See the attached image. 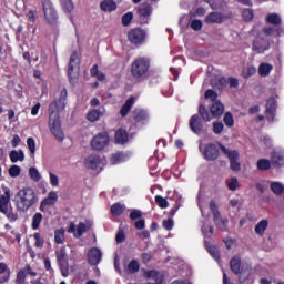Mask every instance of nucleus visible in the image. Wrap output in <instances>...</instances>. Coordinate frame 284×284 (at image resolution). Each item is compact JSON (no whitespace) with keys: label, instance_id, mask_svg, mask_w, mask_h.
Returning a JSON list of instances; mask_svg holds the SVG:
<instances>
[{"label":"nucleus","instance_id":"obj_30","mask_svg":"<svg viewBox=\"0 0 284 284\" xmlns=\"http://www.w3.org/2000/svg\"><path fill=\"white\" fill-rule=\"evenodd\" d=\"M266 23H271V26H281L282 19L278 13H268L265 18Z\"/></svg>","mask_w":284,"mask_h":284},{"label":"nucleus","instance_id":"obj_1","mask_svg":"<svg viewBox=\"0 0 284 284\" xmlns=\"http://www.w3.org/2000/svg\"><path fill=\"white\" fill-rule=\"evenodd\" d=\"M68 105V90L62 89L55 101L51 102L49 105V130L57 141H65V133L61 126V112L65 110Z\"/></svg>","mask_w":284,"mask_h":284},{"label":"nucleus","instance_id":"obj_20","mask_svg":"<svg viewBox=\"0 0 284 284\" xmlns=\"http://www.w3.org/2000/svg\"><path fill=\"white\" fill-rule=\"evenodd\" d=\"M268 227H270V220L263 219L255 225L254 232L255 234H257V236H265V232H267Z\"/></svg>","mask_w":284,"mask_h":284},{"label":"nucleus","instance_id":"obj_5","mask_svg":"<svg viewBox=\"0 0 284 284\" xmlns=\"http://www.w3.org/2000/svg\"><path fill=\"white\" fill-rule=\"evenodd\" d=\"M210 210L213 214V221L215 223V225L222 230V232H225V230H227V219H223L221 217V212H219V205L216 204V201L212 200L210 202Z\"/></svg>","mask_w":284,"mask_h":284},{"label":"nucleus","instance_id":"obj_54","mask_svg":"<svg viewBox=\"0 0 284 284\" xmlns=\"http://www.w3.org/2000/svg\"><path fill=\"white\" fill-rule=\"evenodd\" d=\"M242 17L244 21H252V19H254V11L252 9H244L242 11Z\"/></svg>","mask_w":284,"mask_h":284},{"label":"nucleus","instance_id":"obj_26","mask_svg":"<svg viewBox=\"0 0 284 284\" xmlns=\"http://www.w3.org/2000/svg\"><path fill=\"white\" fill-rule=\"evenodd\" d=\"M102 12H114L116 10V2L114 0H103L100 2Z\"/></svg>","mask_w":284,"mask_h":284},{"label":"nucleus","instance_id":"obj_8","mask_svg":"<svg viewBox=\"0 0 284 284\" xmlns=\"http://www.w3.org/2000/svg\"><path fill=\"white\" fill-rule=\"evenodd\" d=\"M110 143V135L103 132L95 135L91 141V148L97 151L105 150Z\"/></svg>","mask_w":284,"mask_h":284},{"label":"nucleus","instance_id":"obj_3","mask_svg":"<svg viewBox=\"0 0 284 284\" xmlns=\"http://www.w3.org/2000/svg\"><path fill=\"white\" fill-rule=\"evenodd\" d=\"M148 70H150V60L148 58H138L132 63L131 72L136 79L148 74Z\"/></svg>","mask_w":284,"mask_h":284},{"label":"nucleus","instance_id":"obj_13","mask_svg":"<svg viewBox=\"0 0 284 284\" xmlns=\"http://www.w3.org/2000/svg\"><path fill=\"white\" fill-rule=\"evenodd\" d=\"M129 37V41H131V43H143V41H145V31H143L142 29H133L129 32L128 34Z\"/></svg>","mask_w":284,"mask_h":284},{"label":"nucleus","instance_id":"obj_23","mask_svg":"<svg viewBox=\"0 0 284 284\" xmlns=\"http://www.w3.org/2000/svg\"><path fill=\"white\" fill-rule=\"evenodd\" d=\"M10 281V267L8 264L0 262V284L8 283Z\"/></svg>","mask_w":284,"mask_h":284},{"label":"nucleus","instance_id":"obj_33","mask_svg":"<svg viewBox=\"0 0 284 284\" xmlns=\"http://www.w3.org/2000/svg\"><path fill=\"white\" fill-rule=\"evenodd\" d=\"M270 187L272 192L276 194V196H281V194H284V185L281 182H271Z\"/></svg>","mask_w":284,"mask_h":284},{"label":"nucleus","instance_id":"obj_7","mask_svg":"<svg viewBox=\"0 0 284 284\" xmlns=\"http://www.w3.org/2000/svg\"><path fill=\"white\" fill-rule=\"evenodd\" d=\"M92 223L90 221L80 222L78 226L74 223L69 225L68 232L73 234L75 239H81L85 232L91 230Z\"/></svg>","mask_w":284,"mask_h":284},{"label":"nucleus","instance_id":"obj_18","mask_svg":"<svg viewBox=\"0 0 284 284\" xmlns=\"http://www.w3.org/2000/svg\"><path fill=\"white\" fill-rule=\"evenodd\" d=\"M276 113V100L274 98H270L266 102V119L267 121H274V116Z\"/></svg>","mask_w":284,"mask_h":284},{"label":"nucleus","instance_id":"obj_25","mask_svg":"<svg viewBox=\"0 0 284 284\" xmlns=\"http://www.w3.org/2000/svg\"><path fill=\"white\" fill-rule=\"evenodd\" d=\"M251 274H252V267H250V265L243 264L239 273V283H245V281L250 278Z\"/></svg>","mask_w":284,"mask_h":284},{"label":"nucleus","instance_id":"obj_45","mask_svg":"<svg viewBox=\"0 0 284 284\" xmlns=\"http://www.w3.org/2000/svg\"><path fill=\"white\" fill-rule=\"evenodd\" d=\"M199 114L202 116L203 121H205L206 123H210V121H212V116H210V112H207V109H205V106L200 105Z\"/></svg>","mask_w":284,"mask_h":284},{"label":"nucleus","instance_id":"obj_62","mask_svg":"<svg viewBox=\"0 0 284 284\" xmlns=\"http://www.w3.org/2000/svg\"><path fill=\"white\" fill-rule=\"evenodd\" d=\"M59 266H60L62 276H64V277L70 276V271L68 268V262L59 264Z\"/></svg>","mask_w":284,"mask_h":284},{"label":"nucleus","instance_id":"obj_38","mask_svg":"<svg viewBox=\"0 0 284 284\" xmlns=\"http://www.w3.org/2000/svg\"><path fill=\"white\" fill-rule=\"evenodd\" d=\"M134 119L138 123H143V121H148V119H150V115L143 110H138L135 111Z\"/></svg>","mask_w":284,"mask_h":284},{"label":"nucleus","instance_id":"obj_32","mask_svg":"<svg viewBox=\"0 0 284 284\" xmlns=\"http://www.w3.org/2000/svg\"><path fill=\"white\" fill-rule=\"evenodd\" d=\"M128 161V155L124 153H115L111 156V164L112 165H119V163H123Z\"/></svg>","mask_w":284,"mask_h":284},{"label":"nucleus","instance_id":"obj_41","mask_svg":"<svg viewBox=\"0 0 284 284\" xmlns=\"http://www.w3.org/2000/svg\"><path fill=\"white\" fill-rule=\"evenodd\" d=\"M41 221H43V214L36 213L32 217V230H37L41 225Z\"/></svg>","mask_w":284,"mask_h":284},{"label":"nucleus","instance_id":"obj_56","mask_svg":"<svg viewBox=\"0 0 284 284\" xmlns=\"http://www.w3.org/2000/svg\"><path fill=\"white\" fill-rule=\"evenodd\" d=\"M254 74H256V67H248L243 71L242 77H244V79H250V77H254Z\"/></svg>","mask_w":284,"mask_h":284},{"label":"nucleus","instance_id":"obj_40","mask_svg":"<svg viewBox=\"0 0 284 284\" xmlns=\"http://www.w3.org/2000/svg\"><path fill=\"white\" fill-rule=\"evenodd\" d=\"M138 12L141 17H150L152 14V7L150 4H142Z\"/></svg>","mask_w":284,"mask_h":284},{"label":"nucleus","instance_id":"obj_53","mask_svg":"<svg viewBox=\"0 0 284 284\" xmlns=\"http://www.w3.org/2000/svg\"><path fill=\"white\" fill-rule=\"evenodd\" d=\"M49 182L52 187H59V176L52 172H49Z\"/></svg>","mask_w":284,"mask_h":284},{"label":"nucleus","instance_id":"obj_61","mask_svg":"<svg viewBox=\"0 0 284 284\" xmlns=\"http://www.w3.org/2000/svg\"><path fill=\"white\" fill-rule=\"evenodd\" d=\"M134 18V16L132 14V12H128L126 14H124L122 17V23L123 26H128L129 23H132V19Z\"/></svg>","mask_w":284,"mask_h":284},{"label":"nucleus","instance_id":"obj_49","mask_svg":"<svg viewBox=\"0 0 284 284\" xmlns=\"http://www.w3.org/2000/svg\"><path fill=\"white\" fill-rule=\"evenodd\" d=\"M155 203L159 205V207H161L162 210H166V207L170 205V203H168V200L161 195H156L155 196Z\"/></svg>","mask_w":284,"mask_h":284},{"label":"nucleus","instance_id":"obj_50","mask_svg":"<svg viewBox=\"0 0 284 284\" xmlns=\"http://www.w3.org/2000/svg\"><path fill=\"white\" fill-rule=\"evenodd\" d=\"M19 174H21V168L19 165H11L9 168V176H11L12 179H17Z\"/></svg>","mask_w":284,"mask_h":284},{"label":"nucleus","instance_id":"obj_55","mask_svg":"<svg viewBox=\"0 0 284 284\" xmlns=\"http://www.w3.org/2000/svg\"><path fill=\"white\" fill-rule=\"evenodd\" d=\"M204 99H210V101H216V99H219V93H216L212 89H209L204 94Z\"/></svg>","mask_w":284,"mask_h":284},{"label":"nucleus","instance_id":"obj_4","mask_svg":"<svg viewBox=\"0 0 284 284\" xmlns=\"http://www.w3.org/2000/svg\"><path fill=\"white\" fill-rule=\"evenodd\" d=\"M220 150L227 156L230 160V168L233 170V172H240L241 171V161L239 152L234 150H229L223 144H220Z\"/></svg>","mask_w":284,"mask_h":284},{"label":"nucleus","instance_id":"obj_43","mask_svg":"<svg viewBox=\"0 0 284 284\" xmlns=\"http://www.w3.org/2000/svg\"><path fill=\"white\" fill-rule=\"evenodd\" d=\"M68 253H65V247H61L58 252H57V258H58V263L62 264V263H68Z\"/></svg>","mask_w":284,"mask_h":284},{"label":"nucleus","instance_id":"obj_57","mask_svg":"<svg viewBox=\"0 0 284 284\" xmlns=\"http://www.w3.org/2000/svg\"><path fill=\"white\" fill-rule=\"evenodd\" d=\"M213 231H214V229L210 224H204L202 226V232H203L204 236H206V239H210V236H212Z\"/></svg>","mask_w":284,"mask_h":284},{"label":"nucleus","instance_id":"obj_35","mask_svg":"<svg viewBox=\"0 0 284 284\" xmlns=\"http://www.w3.org/2000/svg\"><path fill=\"white\" fill-rule=\"evenodd\" d=\"M115 141L118 143H128V132L125 130H119L115 132Z\"/></svg>","mask_w":284,"mask_h":284},{"label":"nucleus","instance_id":"obj_44","mask_svg":"<svg viewBox=\"0 0 284 284\" xmlns=\"http://www.w3.org/2000/svg\"><path fill=\"white\" fill-rule=\"evenodd\" d=\"M206 250L215 261H219V258H221V254L219 253V248H216V246L206 244Z\"/></svg>","mask_w":284,"mask_h":284},{"label":"nucleus","instance_id":"obj_64","mask_svg":"<svg viewBox=\"0 0 284 284\" xmlns=\"http://www.w3.org/2000/svg\"><path fill=\"white\" fill-rule=\"evenodd\" d=\"M162 225H163L164 230L170 231V230H172V227H174V220H172V219L164 220L162 222Z\"/></svg>","mask_w":284,"mask_h":284},{"label":"nucleus","instance_id":"obj_29","mask_svg":"<svg viewBox=\"0 0 284 284\" xmlns=\"http://www.w3.org/2000/svg\"><path fill=\"white\" fill-rule=\"evenodd\" d=\"M274 69V67L270 63H261L258 67V74L260 77H270V72H272V70Z\"/></svg>","mask_w":284,"mask_h":284},{"label":"nucleus","instance_id":"obj_52","mask_svg":"<svg viewBox=\"0 0 284 284\" xmlns=\"http://www.w3.org/2000/svg\"><path fill=\"white\" fill-rule=\"evenodd\" d=\"M223 121L227 128H232L234 125V116L230 112L224 114Z\"/></svg>","mask_w":284,"mask_h":284},{"label":"nucleus","instance_id":"obj_15","mask_svg":"<svg viewBox=\"0 0 284 284\" xmlns=\"http://www.w3.org/2000/svg\"><path fill=\"white\" fill-rule=\"evenodd\" d=\"M101 165V156L97 154H90L84 159V166L88 170H97Z\"/></svg>","mask_w":284,"mask_h":284},{"label":"nucleus","instance_id":"obj_34","mask_svg":"<svg viewBox=\"0 0 284 284\" xmlns=\"http://www.w3.org/2000/svg\"><path fill=\"white\" fill-rule=\"evenodd\" d=\"M132 105H134V100L130 98L129 100H126L120 111L121 116H128L130 110H132Z\"/></svg>","mask_w":284,"mask_h":284},{"label":"nucleus","instance_id":"obj_47","mask_svg":"<svg viewBox=\"0 0 284 284\" xmlns=\"http://www.w3.org/2000/svg\"><path fill=\"white\" fill-rule=\"evenodd\" d=\"M270 168H272V163L270 162V160L267 159H262L257 161V170H270Z\"/></svg>","mask_w":284,"mask_h":284},{"label":"nucleus","instance_id":"obj_11","mask_svg":"<svg viewBox=\"0 0 284 284\" xmlns=\"http://www.w3.org/2000/svg\"><path fill=\"white\" fill-rule=\"evenodd\" d=\"M223 21H225V16L216 11L210 12L204 19V23H206L207 26H221Z\"/></svg>","mask_w":284,"mask_h":284},{"label":"nucleus","instance_id":"obj_10","mask_svg":"<svg viewBox=\"0 0 284 284\" xmlns=\"http://www.w3.org/2000/svg\"><path fill=\"white\" fill-rule=\"evenodd\" d=\"M68 75L70 81H73V79H77V77H79V53L78 52H73L70 57Z\"/></svg>","mask_w":284,"mask_h":284},{"label":"nucleus","instance_id":"obj_58","mask_svg":"<svg viewBox=\"0 0 284 284\" xmlns=\"http://www.w3.org/2000/svg\"><path fill=\"white\" fill-rule=\"evenodd\" d=\"M191 28L195 32H199V31L203 30V21H201V20H193L191 22Z\"/></svg>","mask_w":284,"mask_h":284},{"label":"nucleus","instance_id":"obj_16","mask_svg":"<svg viewBox=\"0 0 284 284\" xmlns=\"http://www.w3.org/2000/svg\"><path fill=\"white\" fill-rule=\"evenodd\" d=\"M189 125L194 134H201L203 132V121L196 114L191 116Z\"/></svg>","mask_w":284,"mask_h":284},{"label":"nucleus","instance_id":"obj_9","mask_svg":"<svg viewBox=\"0 0 284 284\" xmlns=\"http://www.w3.org/2000/svg\"><path fill=\"white\" fill-rule=\"evenodd\" d=\"M200 151L206 161H216V159H219V148L213 143L206 144L205 146L200 144Z\"/></svg>","mask_w":284,"mask_h":284},{"label":"nucleus","instance_id":"obj_31","mask_svg":"<svg viewBox=\"0 0 284 284\" xmlns=\"http://www.w3.org/2000/svg\"><path fill=\"white\" fill-rule=\"evenodd\" d=\"M27 272H30V266H26L18 272L16 280L17 284H26V277L28 276Z\"/></svg>","mask_w":284,"mask_h":284},{"label":"nucleus","instance_id":"obj_51","mask_svg":"<svg viewBox=\"0 0 284 284\" xmlns=\"http://www.w3.org/2000/svg\"><path fill=\"white\" fill-rule=\"evenodd\" d=\"M39 14L34 10H30L26 14V19L29 23H34L38 19Z\"/></svg>","mask_w":284,"mask_h":284},{"label":"nucleus","instance_id":"obj_63","mask_svg":"<svg viewBox=\"0 0 284 284\" xmlns=\"http://www.w3.org/2000/svg\"><path fill=\"white\" fill-rule=\"evenodd\" d=\"M33 239L36 240V247H43V237H41V234L34 233Z\"/></svg>","mask_w":284,"mask_h":284},{"label":"nucleus","instance_id":"obj_27","mask_svg":"<svg viewBox=\"0 0 284 284\" xmlns=\"http://www.w3.org/2000/svg\"><path fill=\"white\" fill-rule=\"evenodd\" d=\"M11 163H19L26 161V153L23 150H12L9 154Z\"/></svg>","mask_w":284,"mask_h":284},{"label":"nucleus","instance_id":"obj_6","mask_svg":"<svg viewBox=\"0 0 284 284\" xmlns=\"http://www.w3.org/2000/svg\"><path fill=\"white\" fill-rule=\"evenodd\" d=\"M270 50V41L264 33H260L253 41V52L255 54H263Z\"/></svg>","mask_w":284,"mask_h":284},{"label":"nucleus","instance_id":"obj_19","mask_svg":"<svg viewBox=\"0 0 284 284\" xmlns=\"http://www.w3.org/2000/svg\"><path fill=\"white\" fill-rule=\"evenodd\" d=\"M103 114H105V108L93 109L88 112L87 120H89L90 123H97Z\"/></svg>","mask_w":284,"mask_h":284},{"label":"nucleus","instance_id":"obj_48","mask_svg":"<svg viewBox=\"0 0 284 284\" xmlns=\"http://www.w3.org/2000/svg\"><path fill=\"white\" fill-rule=\"evenodd\" d=\"M60 1L64 12H72V10H74V3L72 2V0H60Z\"/></svg>","mask_w":284,"mask_h":284},{"label":"nucleus","instance_id":"obj_59","mask_svg":"<svg viewBox=\"0 0 284 284\" xmlns=\"http://www.w3.org/2000/svg\"><path fill=\"white\" fill-rule=\"evenodd\" d=\"M223 129H224L223 122H213L214 134H221V132H223Z\"/></svg>","mask_w":284,"mask_h":284},{"label":"nucleus","instance_id":"obj_12","mask_svg":"<svg viewBox=\"0 0 284 284\" xmlns=\"http://www.w3.org/2000/svg\"><path fill=\"white\" fill-rule=\"evenodd\" d=\"M43 10H44V17L47 21L50 23H54L57 21V10H54V7L52 6V2L44 1L43 2Z\"/></svg>","mask_w":284,"mask_h":284},{"label":"nucleus","instance_id":"obj_2","mask_svg":"<svg viewBox=\"0 0 284 284\" xmlns=\"http://www.w3.org/2000/svg\"><path fill=\"white\" fill-rule=\"evenodd\" d=\"M14 203L19 212H28L32 205L39 203V195L34 189L27 186L16 193Z\"/></svg>","mask_w":284,"mask_h":284},{"label":"nucleus","instance_id":"obj_46","mask_svg":"<svg viewBox=\"0 0 284 284\" xmlns=\"http://www.w3.org/2000/svg\"><path fill=\"white\" fill-rule=\"evenodd\" d=\"M27 145L29 148L31 156H34V154H37V142L34 141V138H28Z\"/></svg>","mask_w":284,"mask_h":284},{"label":"nucleus","instance_id":"obj_42","mask_svg":"<svg viewBox=\"0 0 284 284\" xmlns=\"http://www.w3.org/2000/svg\"><path fill=\"white\" fill-rule=\"evenodd\" d=\"M55 243L62 245V243L65 241V230L63 229H59L55 231Z\"/></svg>","mask_w":284,"mask_h":284},{"label":"nucleus","instance_id":"obj_28","mask_svg":"<svg viewBox=\"0 0 284 284\" xmlns=\"http://www.w3.org/2000/svg\"><path fill=\"white\" fill-rule=\"evenodd\" d=\"M230 267L236 275L241 274V270L243 267V264H241V258L236 256L233 257L230 262Z\"/></svg>","mask_w":284,"mask_h":284},{"label":"nucleus","instance_id":"obj_17","mask_svg":"<svg viewBox=\"0 0 284 284\" xmlns=\"http://www.w3.org/2000/svg\"><path fill=\"white\" fill-rule=\"evenodd\" d=\"M103 253L99 248H91L88 253V261L91 265H99L101 263V258Z\"/></svg>","mask_w":284,"mask_h":284},{"label":"nucleus","instance_id":"obj_60","mask_svg":"<svg viewBox=\"0 0 284 284\" xmlns=\"http://www.w3.org/2000/svg\"><path fill=\"white\" fill-rule=\"evenodd\" d=\"M129 272H131V274H134V272H136L139 270V262L133 260L129 263L128 266Z\"/></svg>","mask_w":284,"mask_h":284},{"label":"nucleus","instance_id":"obj_37","mask_svg":"<svg viewBox=\"0 0 284 284\" xmlns=\"http://www.w3.org/2000/svg\"><path fill=\"white\" fill-rule=\"evenodd\" d=\"M226 185L231 192H236L241 185L239 184V179L237 178H231L230 180L226 181Z\"/></svg>","mask_w":284,"mask_h":284},{"label":"nucleus","instance_id":"obj_24","mask_svg":"<svg viewBox=\"0 0 284 284\" xmlns=\"http://www.w3.org/2000/svg\"><path fill=\"white\" fill-rule=\"evenodd\" d=\"M223 112H225V106L223 105V103H221V101H215L211 105L212 116L219 118V116L223 115Z\"/></svg>","mask_w":284,"mask_h":284},{"label":"nucleus","instance_id":"obj_22","mask_svg":"<svg viewBox=\"0 0 284 284\" xmlns=\"http://www.w3.org/2000/svg\"><path fill=\"white\" fill-rule=\"evenodd\" d=\"M8 203H10V191H9V189H7L4 191V194H2L0 196V212L2 214L8 213Z\"/></svg>","mask_w":284,"mask_h":284},{"label":"nucleus","instance_id":"obj_36","mask_svg":"<svg viewBox=\"0 0 284 284\" xmlns=\"http://www.w3.org/2000/svg\"><path fill=\"white\" fill-rule=\"evenodd\" d=\"M29 176H30L31 181H34L36 183H39V181H41V173L34 166H31L29 169Z\"/></svg>","mask_w":284,"mask_h":284},{"label":"nucleus","instance_id":"obj_21","mask_svg":"<svg viewBox=\"0 0 284 284\" xmlns=\"http://www.w3.org/2000/svg\"><path fill=\"white\" fill-rule=\"evenodd\" d=\"M273 165L281 168L284 165V152L282 150H274L271 155Z\"/></svg>","mask_w":284,"mask_h":284},{"label":"nucleus","instance_id":"obj_39","mask_svg":"<svg viewBox=\"0 0 284 284\" xmlns=\"http://www.w3.org/2000/svg\"><path fill=\"white\" fill-rule=\"evenodd\" d=\"M122 212H125L124 205L115 203L111 206V213L113 214V216H121Z\"/></svg>","mask_w":284,"mask_h":284},{"label":"nucleus","instance_id":"obj_14","mask_svg":"<svg viewBox=\"0 0 284 284\" xmlns=\"http://www.w3.org/2000/svg\"><path fill=\"white\" fill-rule=\"evenodd\" d=\"M57 201H59V195L55 191H50L48 196L40 203V212H45V207H48V205H54Z\"/></svg>","mask_w":284,"mask_h":284}]
</instances>
